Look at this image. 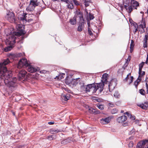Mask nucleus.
<instances>
[{"instance_id":"nucleus-24","label":"nucleus","mask_w":148,"mask_h":148,"mask_svg":"<svg viewBox=\"0 0 148 148\" xmlns=\"http://www.w3.org/2000/svg\"><path fill=\"white\" fill-rule=\"evenodd\" d=\"M94 18V17L93 16V14H91L90 12L89 14L86 16L87 20H89V21L93 19Z\"/></svg>"},{"instance_id":"nucleus-26","label":"nucleus","mask_w":148,"mask_h":148,"mask_svg":"<svg viewBox=\"0 0 148 148\" xmlns=\"http://www.w3.org/2000/svg\"><path fill=\"white\" fill-rule=\"evenodd\" d=\"M91 2L90 0H84V3L85 7H86L88 6Z\"/></svg>"},{"instance_id":"nucleus-39","label":"nucleus","mask_w":148,"mask_h":148,"mask_svg":"<svg viewBox=\"0 0 148 148\" xmlns=\"http://www.w3.org/2000/svg\"><path fill=\"white\" fill-rule=\"evenodd\" d=\"M134 145V143L132 141L130 142L128 146L129 147L132 148L133 147Z\"/></svg>"},{"instance_id":"nucleus-11","label":"nucleus","mask_w":148,"mask_h":148,"mask_svg":"<svg viewBox=\"0 0 148 148\" xmlns=\"http://www.w3.org/2000/svg\"><path fill=\"white\" fill-rule=\"evenodd\" d=\"M81 19L79 21V25L77 28V31L79 32H81L82 30V29L84 27V20L83 18H81Z\"/></svg>"},{"instance_id":"nucleus-27","label":"nucleus","mask_w":148,"mask_h":148,"mask_svg":"<svg viewBox=\"0 0 148 148\" xmlns=\"http://www.w3.org/2000/svg\"><path fill=\"white\" fill-rule=\"evenodd\" d=\"M137 9V8H134L131 5L128 7V9L127 10V11L128 13L130 14L131 13L133 9Z\"/></svg>"},{"instance_id":"nucleus-41","label":"nucleus","mask_w":148,"mask_h":148,"mask_svg":"<svg viewBox=\"0 0 148 148\" xmlns=\"http://www.w3.org/2000/svg\"><path fill=\"white\" fill-rule=\"evenodd\" d=\"M147 35H145V37L143 40L144 42L145 43H147V40H148V39H147Z\"/></svg>"},{"instance_id":"nucleus-38","label":"nucleus","mask_w":148,"mask_h":148,"mask_svg":"<svg viewBox=\"0 0 148 148\" xmlns=\"http://www.w3.org/2000/svg\"><path fill=\"white\" fill-rule=\"evenodd\" d=\"M64 77L62 75H60L59 74L58 76H56V77L57 78V79H62Z\"/></svg>"},{"instance_id":"nucleus-37","label":"nucleus","mask_w":148,"mask_h":148,"mask_svg":"<svg viewBox=\"0 0 148 148\" xmlns=\"http://www.w3.org/2000/svg\"><path fill=\"white\" fill-rule=\"evenodd\" d=\"M117 110L116 108L113 109L111 111V113L112 114H114L116 113L117 112Z\"/></svg>"},{"instance_id":"nucleus-20","label":"nucleus","mask_w":148,"mask_h":148,"mask_svg":"<svg viewBox=\"0 0 148 148\" xmlns=\"http://www.w3.org/2000/svg\"><path fill=\"white\" fill-rule=\"evenodd\" d=\"M90 112L95 114H97L99 113V112L96 109H94L92 108H90L89 109Z\"/></svg>"},{"instance_id":"nucleus-55","label":"nucleus","mask_w":148,"mask_h":148,"mask_svg":"<svg viewBox=\"0 0 148 148\" xmlns=\"http://www.w3.org/2000/svg\"><path fill=\"white\" fill-rule=\"evenodd\" d=\"M54 123V122H49L48 123V124L49 125H53Z\"/></svg>"},{"instance_id":"nucleus-61","label":"nucleus","mask_w":148,"mask_h":148,"mask_svg":"<svg viewBox=\"0 0 148 148\" xmlns=\"http://www.w3.org/2000/svg\"><path fill=\"white\" fill-rule=\"evenodd\" d=\"M68 78H69V76H67L66 78V80H68Z\"/></svg>"},{"instance_id":"nucleus-49","label":"nucleus","mask_w":148,"mask_h":148,"mask_svg":"<svg viewBox=\"0 0 148 148\" xmlns=\"http://www.w3.org/2000/svg\"><path fill=\"white\" fill-rule=\"evenodd\" d=\"M109 106L111 107H113L114 106V104L112 103H108Z\"/></svg>"},{"instance_id":"nucleus-43","label":"nucleus","mask_w":148,"mask_h":148,"mask_svg":"<svg viewBox=\"0 0 148 148\" xmlns=\"http://www.w3.org/2000/svg\"><path fill=\"white\" fill-rule=\"evenodd\" d=\"M73 1L74 4L77 5H79V2L76 0H73Z\"/></svg>"},{"instance_id":"nucleus-21","label":"nucleus","mask_w":148,"mask_h":148,"mask_svg":"<svg viewBox=\"0 0 148 148\" xmlns=\"http://www.w3.org/2000/svg\"><path fill=\"white\" fill-rule=\"evenodd\" d=\"M26 13H23L22 15V16L20 17V19L21 21H22L23 22H26L27 21V19L26 18V15H27Z\"/></svg>"},{"instance_id":"nucleus-32","label":"nucleus","mask_w":148,"mask_h":148,"mask_svg":"<svg viewBox=\"0 0 148 148\" xmlns=\"http://www.w3.org/2000/svg\"><path fill=\"white\" fill-rule=\"evenodd\" d=\"M138 106H139L141 108H142L143 109H145V110L147 109V108L146 106H145V105L144 103L140 104Z\"/></svg>"},{"instance_id":"nucleus-56","label":"nucleus","mask_w":148,"mask_h":148,"mask_svg":"<svg viewBox=\"0 0 148 148\" xmlns=\"http://www.w3.org/2000/svg\"><path fill=\"white\" fill-rule=\"evenodd\" d=\"M128 6V5H124V8L126 9V10H127L128 9V8H127V7Z\"/></svg>"},{"instance_id":"nucleus-6","label":"nucleus","mask_w":148,"mask_h":148,"mask_svg":"<svg viewBox=\"0 0 148 148\" xmlns=\"http://www.w3.org/2000/svg\"><path fill=\"white\" fill-rule=\"evenodd\" d=\"M38 5V4L36 1L33 0H31L26 10L28 12H31L34 10L35 7L37 6Z\"/></svg>"},{"instance_id":"nucleus-16","label":"nucleus","mask_w":148,"mask_h":148,"mask_svg":"<svg viewBox=\"0 0 148 148\" xmlns=\"http://www.w3.org/2000/svg\"><path fill=\"white\" fill-rule=\"evenodd\" d=\"M66 3H67L66 6L69 9L72 10L73 8V3L70 2L69 0L66 1Z\"/></svg>"},{"instance_id":"nucleus-58","label":"nucleus","mask_w":148,"mask_h":148,"mask_svg":"<svg viewBox=\"0 0 148 148\" xmlns=\"http://www.w3.org/2000/svg\"><path fill=\"white\" fill-rule=\"evenodd\" d=\"M129 79V76H127L126 77L125 79V80L127 81Z\"/></svg>"},{"instance_id":"nucleus-12","label":"nucleus","mask_w":148,"mask_h":148,"mask_svg":"<svg viewBox=\"0 0 148 148\" xmlns=\"http://www.w3.org/2000/svg\"><path fill=\"white\" fill-rule=\"evenodd\" d=\"M15 38L16 37L14 36L10 35L9 37V38L7 39V40L9 44L13 45L15 42Z\"/></svg>"},{"instance_id":"nucleus-29","label":"nucleus","mask_w":148,"mask_h":148,"mask_svg":"<svg viewBox=\"0 0 148 148\" xmlns=\"http://www.w3.org/2000/svg\"><path fill=\"white\" fill-rule=\"evenodd\" d=\"M138 74L139 76L138 77V79H141V77L145 75V71H142V70L140 71H139Z\"/></svg>"},{"instance_id":"nucleus-47","label":"nucleus","mask_w":148,"mask_h":148,"mask_svg":"<svg viewBox=\"0 0 148 148\" xmlns=\"http://www.w3.org/2000/svg\"><path fill=\"white\" fill-rule=\"evenodd\" d=\"M88 33L90 35H91L92 34V31L90 30V28L89 27L88 28Z\"/></svg>"},{"instance_id":"nucleus-46","label":"nucleus","mask_w":148,"mask_h":148,"mask_svg":"<svg viewBox=\"0 0 148 148\" xmlns=\"http://www.w3.org/2000/svg\"><path fill=\"white\" fill-rule=\"evenodd\" d=\"M134 26L135 27V30L134 31V33H136L138 31V26L137 25V24H136V25H134Z\"/></svg>"},{"instance_id":"nucleus-30","label":"nucleus","mask_w":148,"mask_h":148,"mask_svg":"<svg viewBox=\"0 0 148 148\" xmlns=\"http://www.w3.org/2000/svg\"><path fill=\"white\" fill-rule=\"evenodd\" d=\"M145 63V62H142L141 63H140L139 65V71H140L141 70H142V69L143 68L144 65Z\"/></svg>"},{"instance_id":"nucleus-22","label":"nucleus","mask_w":148,"mask_h":148,"mask_svg":"<svg viewBox=\"0 0 148 148\" xmlns=\"http://www.w3.org/2000/svg\"><path fill=\"white\" fill-rule=\"evenodd\" d=\"M124 114H126L128 117H129L132 120H134L135 119V116L133 115H132L130 114L128 112H127L124 113Z\"/></svg>"},{"instance_id":"nucleus-59","label":"nucleus","mask_w":148,"mask_h":148,"mask_svg":"<svg viewBox=\"0 0 148 148\" xmlns=\"http://www.w3.org/2000/svg\"><path fill=\"white\" fill-rule=\"evenodd\" d=\"M59 74H60V75H62V76H63L65 75V74L64 73H60Z\"/></svg>"},{"instance_id":"nucleus-63","label":"nucleus","mask_w":148,"mask_h":148,"mask_svg":"<svg viewBox=\"0 0 148 148\" xmlns=\"http://www.w3.org/2000/svg\"><path fill=\"white\" fill-rule=\"evenodd\" d=\"M131 75V73H129V74L127 75V76H129V75Z\"/></svg>"},{"instance_id":"nucleus-4","label":"nucleus","mask_w":148,"mask_h":148,"mask_svg":"<svg viewBox=\"0 0 148 148\" xmlns=\"http://www.w3.org/2000/svg\"><path fill=\"white\" fill-rule=\"evenodd\" d=\"M15 25L16 28L18 31L16 32L14 34L16 36H21L22 35H24L25 33V32L23 30L24 28H22L23 27V25L21 24L19 22L17 23L16 21V23H14Z\"/></svg>"},{"instance_id":"nucleus-45","label":"nucleus","mask_w":148,"mask_h":148,"mask_svg":"<svg viewBox=\"0 0 148 148\" xmlns=\"http://www.w3.org/2000/svg\"><path fill=\"white\" fill-rule=\"evenodd\" d=\"M133 79L134 77L133 76H132L130 77V81L129 83V84H130L132 82Z\"/></svg>"},{"instance_id":"nucleus-10","label":"nucleus","mask_w":148,"mask_h":148,"mask_svg":"<svg viewBox=\"0 0 148 148\" xmlns=\"http://www.w3.org/2000/svg\"><path fill=\"white\" fill-rule=\"evenodd\" d=\"M148 143V140H145L138 143L137 145V148H144L145 146Z\"/></svg>"},{"instance_id":"nucleus-48","label":"nucleus","mask_w":148,"mask_h":148,"mask_svg":"<svg viewBox=\"0 0 148 148\" xmlns=\"http://www.w3.org/2000/svg\"><path fill=\"white\" fill-rule=\"evenodd\" d=\"M135 131V130L134 129H132L130 132V134H133Z\"/></svg>"},{"instance_id":"nucleus-14","label":"nucleus","mask_w":148,"mask_h":148,"mask_svg":"<svg viewBox=\"0 0 148 148\" xmlns=\"http://www.w3.org/2000/svg\"><path fill=\"white\" fill-rule=\"evenodd\" d=\"M127 119V118L126 116L123 115L119 117L117 119V121L119 123H122L125 121Z\"/></svg>"},{"instance_id":"nucleus-40","label":"nucleus","mask_w":148,"mask_h":148,"mask_svg":"<svg viewBox=\"0 0 148 148\" xmlns=\"http://www.w3.org/2000/svg\"><path fill=\"white\" fill-rule=\"evenodd\" d=\"M12 48V46H8L7 48L5 49V51H10L11 50V48Z\"/></svg>"},{"instance_id":"nucleus-54","label":"nucleus","mask_w":148,"mask_h":148,"mask_svg":"<svg viewBox=\"0 0 148 148\" xmlns=\"http://www.w3.org/2000/svg\"><path fill=\"white\" fill-rule=\"evenodd\" d=\"M146 106L147 109H148V102H146L144 103Z\"/></svg>"},{"instance_id":"nucleus-36","label":"nucleus","mask_w":148,"mask_h":148,"mask_svg":"<svg viewBox=\"0 0 148 148\" xmlns=\"http://www.w3.org/2000/svg\"><path fill=\"white\" fill-rule=\"evenodd\" d=\"M97 106L99 109L101 110H103L104 108V106L103 105H97Z\"/></svg>"},{"instance_id":"nucleus-18","label":"nucleus","mask_w":148,"mask_h":148,"mask_svg":"<svg viewBox=\"0 0 148 148\" xmlns=\"http://www.w3.org/2000/svg\"><path fill=\"white\" fill-rule=\"evenodd\" d=\"M79 81V78H76V79H72L71 82V84L73 86H75L78 83Z\"/></svg>"},{"instance_id":"nucleus-1","label":"nucleus","mask_w":148,"mask_h":148,"mask_svg":"<svg viewBox=\"0 0 148 148\" xmlns=\"http://www.w3.org/2000/svg\"><path fill=\"white\" fill-rule=\"evenodd\" d=\"M10 62L9 59H7L0 63V79L13 91L17 86V79L15 77L11 78L12 76V71L8 70L5 66Z\"/></svg>"},{"instance_id":"nucleus-62","label":"nucleus","mask_w":148,"mask_h":148,"mask_svg":"<svg viewBox=\"0 0 148 148\" xmlns=\"http://www.w3.org/2000/svg\"><path fill=\"white\" fill-rule=\"evenodd\" d=\"M135 121L136 122V123H137L139 122V121L138 120H136Z\"/></svg>"},{"instance_id":"nucleus-3","label":"nucleus","mask_w":148,"mask_h":148,"mask_svg":"<svg viewBox=\"0 0 148 148\" xmlns=\"http://www.w3.org/2000/svg\"><path fill=\"white\" fill-rule=\"evenodd\" d=\"M103 86L102 84H95L93 83L87 84L86 88L87 92H90L94 93L97 92L98 93H101L103 90Z\"/></svg>"},{"instance_id":"nucleus-35","label":"nucleus","mask_w":148,"mask_h":148,"mask_svg":"<svg viewBox=\"0 0 148 148\" xmlns=\"http://www.w3.org/2000/svg\"><path fill=\"white\" fill-rule=\"evenodd\" d=\"M139 92L143 95H145V91L143 89H141L139 90Z\"/></svg>"},{"instance_id":"nucleus-13","label":"nucleus","mask_w":148,"mask_h":148,"mask_svg":"<svg viewBox=\"0 0 148 148\" xmlns=\"http://www.w3.org/2000/svg\"><path fill=\"white\" fill-rule=\"evenodd\" d=\"M79 84L80 85V90L83 93L87 92L86 85H84V84L82 82H80Z\"/></svg>"},{"instance_id":"nucleus-57","label":"nucleus","mask_w":148,"mask_h":148,"mask_svg":"<svg viewBox=\"0 0 148 148\" xmlns=\"http://www.w3.org/2000/svg\"><path fill=\"white\" fill-rule=\"evenodd\" d=\"M87 25L88 27H89L90 26V21L89 20H87Z\"/></svg>"},{"instance_id":"nucleus-19","label":"nucleus","mask_w":148,"mask_h":148,"mask_svg":"<svg viewBox=\"0 0 148 148\" xmlns=\"http://www.w3.org/2000/svg\"><path fill=\"white\" fill-rule=\"evenodd\" d=\"M131 4L132 7L136 8H137V7L139 5L138 2L134 0H131Z\"/></svg>"},{"instance_id":"nucleus-25","label":"nucleus","mask_w":148,"mask_h":148,"mask_svg":"<svg viewBox=\"0 0 148 148\" xmlns=\"http://www.w3.org/2000/svg\"><path fill=\"white\" fill-rule=\"evenodd\" d=\"M60 131L58 129H51L50 130V132L52 134H57Z\"/></svg>"},{"instance_id":"nucleus-50","label":"nucleus","mask_w":148,"mask_h":148,"mask_svg":"<svg viewBox=\"0 0 148 148\" xmlns=\"http://www.w3.org/2000/svg\"><path fill=\"white\" fill-rule=\"evenodd\" d=\"M128 125V123H123V126L125 127L127 126Z\"/></svg>"},{"instance_id":"nucleus-9","label":"nucleus","mask_w":148,"mask_h":148,"mask_svg":"<svg viewBox=\"0 0 148 148\" xmlns=\"http://www.w3.org/2000/svg\"><path fill=\"white\" fill-rule=\"evenodd\" d=\"M108 76V74L107 73L104 74L102 77L101 80V82L98 83V84H103V90L105 84H108V82L107 81Z\"/></svg>"},{"instance_id":"nucleus-17","label":"nucleus","mask_w":148,"mask_h":148,"mask_svg":"<svg viewBox=\"0 0 148 148\" xmlns=\"http://www.w3.org/2000/svg\"><path fill=\"white\" fill-rule=\"evenodd\" d=\"M110 120L109 117L102 119L101 120V123L103 124H106L110 122Z\"/></svg>"},{"instance_id":"nucleus-42","label":"nucleus","mask_w":148,"mask_h":148,"mask_svg":"<svg viewBox=\"0 0 148 148\" xmlns=\"http://www.w3.org/2000/svg\"><path fill=\"white\" fill-rule=\"evenodd\" d=\"M53 138L54 137L53 135L49 136L47 138L48 139L50 140H53Z\"/></svg>"},{"instance_id":"nucleus-15","label":"nucleus","mask_w":148,"mask_h":148,"mask_svg":"<svg viewBox=\"0 0 148 148\" xmlns=\"http://www.w3.org/2000/svg\"><path fill=\"white\" fill-rule=\"evenodd\" d=\"M139 28H141L143 29L141 30V32L143 33L145 32V30L144 28L146 27V23L145 21V20L143 19V18H142V20L141 22V23L139 25Z\"/></svg>"},{"instance_id":"nucleus-53","label":"nucleus","mask_w":148,"mask_h":148,"mask_svg":"<svg viewBox=\"0 0 148 148\" xmlns=\"http://www.w3.org/2000/svg\"><path fill=\"white\" fill-rule=\"evenodd\" d=\"M143 47L144 48L147 47V43H145L144 42H143Z\"/></svg>"},{"instance_id":"nucleus-34","label":"nucleus","mask_w":148,"mask_h":148,"mask_svg":"<svg viewBox=\"0 0 148 148\" xmlns=\"http://www.w3.org/2000/svg\"><path fill=\"white\" fill-rule=\"evenodd\" d=\"M114 96L116 98H119L120 95L118 92H116L114 94Z\"/></svg>"},{"instance_id":"nucleus-2","label":"nucleus","mask_w":148,"mask_h":148,"mask_svg":"<svg viewBox=\"0 0 148 148\" xmlns=\"http://www.w3.org/2000/svg\"><path fill=\"white\" fill-rule=\"evenodd\" d=\"M29 62H28L26 58H23L19 61L17 66V67L18 69L21 68L28 67L27 71L31 73H33L36 72L38 69L36 68L31 66L30 65Z\"/></svg>"},{"instance_id":"nucleus-23","label":"nucleus","mask_w":148,"mask_h":148,"mask_svg":"<svg viewBox=\"0 0 148 148\" xmlns=\"http://www.w3.org/2000/svg\"><path fill=\"white\" fill-rule=\"evenodd\" d=\"M70 95L69 94H67L66 95H63L61 96L62 99L65 101H67L70 98Z\"/></svg>"},{"instance_id":"nucleus-33","label":"nucleus","mask_w":148,"mask_h":148,"mask_svg":"<svg viewBox=\"0 0 148 148\" xmlns=\"http://www.w3.org/2000/svg\"><path fill=\"white\" fill-rule=\"evenodd\" d=\"M134 41L133 40H131V43L130 45V49L131 50H133V47L134 46Z\"/></svg>"},{"instance_id":"nucleus-28","label":"nucleus","mask_w":148,"mask_h":148,"mask_svg":"<svg viewBox=\"0 0 148 148\" xmlns=\"http://www.w3.org/2000/svg\"><path fill=\"white\" fill-rule=\"evenodd\" d=\"M141 81V79H138V78L137 79L136 81L134 83V85H135L136 88L137 89L138 86L139 84V82Z\"/></svg>"},{"instance_id":"nucleus-60","label":"nucleus","mask_w":148,"mask_h":148,"mask_svg":"<svg viewBox=\"0 0 148 148\" xmlns=\"http://www.w3.org/2000/svg\"><path fill=\"white\" fill-rule=\"evenodd\" d=\"M66 0H61L62 1L66 3Z\"/></svg>"},{"instance_id":"nucleus-44","label":"nucleus","mask_w":148,"mask_h":148,"mask_svg":"<svg viewBox=\"0 0 148 148\" xmlns=\"http://www.w3.org/2000/svg\"><path fill=\"white\" fill-rule=\"evenodd\" d=\"M146 88L147 89L146 92L147 93H148V80L146 81Z\"/></svg>"},{"instance_id":"nucleus-51","label":"nucleus","mask_w":148,"mask_h":148,"mask_svg":"<svg viewBox=\"0 0 148 148\" xmlns=\"http://www.w3.org/2000/svg\"><path fill=\"white\" fill-rule=\"evenodd\" d=\"M145 63L146 64H148V54L147 55V57L146 62H145Z\"/></svg>"},{"instance_id":"nucleus-5","label":"nucleus","mask_w":148,"mask_h":148,"mask_svg":"<svg viewBox=\"0 0 148 148\" xmlns=\"http://www.w3.org/2000/svg\"><path fill=\"white\" fill-rule=\"evenodd\" d=\"M81 18H83L82 12H77V14L75 15L73 18L70 19L69 23L72 25H75L76 23V21L77 19L79 20L80 21Z\"/></svg>"},{"instance_id":"nucleus-31","label":"nucleus","mask_w":148,"mask_h":148,"mask_svg":"<svg viewBox=\"0 0 148 148\" xmlns=\"http://www.w3.org/2000/svg\"><path fill=\"white\" fill-rule=\"evenodd\" d=\"M69 142V139H67L62 140L61 142V143L64 145H65Z\"/></svg>"},{"instance_id":"nucleus-52","label":"nucleus","mask_w":148,"mask_h":148,"mask_svg":"<svg viewBox=\"0 0 148 148\" xmlns=\"http://www.w3.org/2000/svg\"><path fill=\"white\" fill-rule=\"evenodd\" d=\"M85 13L86 14V15L87 16V15H88V14H88V10L86 8L85 9Z\"/></svg>"},{"instance_id":"nucleus-64","label":"nucleus","mask_w":148,"mask_h":148,"mask_svg":"<svg viewBox=\"0 0 148 148\" xmlns=\"http://www.w3.org/2000/svg\"><path fill=\"white\" fill-rule=\"evenodd\" d=\"M121 113H123V112H124V111H123V110H121Z\"/></svg>"},{"instance_id":"nucleus-8","label":"nucleus","mask_w":148,"mask_h":148,"mask_svg":"<svg viewBox=\"0 0 148 148\" xmlns=\"http://www.w3.org/2000/svg\"><path fill=\"white\" fill-rule=\"evenodd\" d=\"M27 72L22 70L19 71L18 75V80L21 81H24L25 79V76Z\"/></svg>"},{"instance_id":"nucleus-7","label":"nucleus","mask_w":148,"mask_h":148,"mask_svg":"<svg viewBox=\"0 0 148 148\" xmlns=\"http://www.w3.org/2000/svg\"><path fill=\"white\" fill-rule=\"evenodd\" d=\"M5 18L10 23H16V20L15 19L14 13L10 12H8L5 16Z\"/></svg>"}]
</instances>
